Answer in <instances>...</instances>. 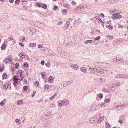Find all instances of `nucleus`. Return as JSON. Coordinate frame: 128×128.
<instances>
[{
	"mask_svg": "<svg viewBox=\"0 0 128 128\" xmlns=\"http://www.w3.org/2000/svg\"><path fill=\"white\" fill-rule=\"evenodd\" d=\"M7 60L6 59H4L3 60V62L4 63L6 64H7V63H8V62H7L6 60Z\"/></svg>",
	"mask_w": 128,
	"mask_h": 128,
	"instance_id": "obj_58",
	"label": "nucleus"
},
{
	"mask_svg": "<svg viewBox=\"0 0 128 128\" xmlns=\"http://www.w3.org/2000/svg\"><path fill=\"white\" fill-rule=\"evenodd\" d=\"M51 86H48V84H45L44 86V89H46L47 90H48L49 89V88H51Z\"/></svg>",
	"mask_w": 128,
	"mask_h": 128,
	"instance_id": "obj_13",
	"label": "nucleus"
},
{
	"mask_svg": "<svg viewBox=\"0 0 128 128\" xmlns=\"http://www.w3.org/2000/svg\"><path fill=\"white\" fill-rule=\"evenodd\" d=\"M104 70L102 69L100 70V71L98 73L100 74H102L104 73Z\"/></svg>",
	"mask_w": 128,
	"mask_h": 128,
	"instance_id": "obj_39",
	"label": "nucleus"
},
{
	"mask_svg": "<svg viewBox=\"0 0 128 128\" xmlns=\"http://www.w3.org/2000/svg\"><path fill=\"white\" fill-rule=\"evenodd\" d=\"M42 6L43 8L45 9H46L47 8V6L46 4H42Z\"/></svg>",
	"mask_w": 128,
	"mask_h": 128,
	"instance_id": "obj_38",
	"label": "nucleus"
},
{
	"mask_svg": "<svg viewBox=\"0 0 128 128\" xmlns=\"http://www.w3.org/2000/svg\"><path fill=\"white\" fill-rule=\"evenodd\" d=\"M96 18L97 19H98L99 20L100 22H102V20H101L100 18L98 16H96Z\"/></svg>",
	"mask_w": 128,
	"mask_h": 128,
	"instance_id": "obj_43",
	"label": "nucleus"
},
{
	"mask_svg": "<svg viewBox=\"0 0 128 128\" xmlns=\"http://www.w3.org/2000/svg\"><path fill=\"white\" fill-rule=\"evenodd\" d=\"M80 70L81 72H85L86 70V69L85 67H82L80 68Z\"/></svg>",
	"mask_w": 128,
	"mask_h": 128,
	"instance_id": "obj_14",
	"label": "nucleus"
},
{
	"mask_svg": "<svg viewBox=\"0 0 128 128\" xmlns=\"http://www.w3.org/2000/svg\"><path fill=\"white\" fill-rule=\"evenodd\" d=\"M18 81H14L13 83V84L14 86H17L18 84Z\"/></svg>",
	"mask_w": 128,
	"mask_h": 128,
	"instance_id": "obj_25",
	"label": "nucleus"
},
{
	"mask_svg": "<svg viewBox=\"0 0 128 128\" xmlns=\"http://www.w3.org/2000/svg\"><path fill=\"white\" fill-rule=\"evenodd\" d=\"M78 7L80 11L82 10L84 8V6H80Z\"/></svg>",
	"mask_w": 128,
	"mask_h": 128,
	"instance_id": "obj_34",
	"label": "nucleus"
},
{
	"mask_svg": "<svg viewBox=\"0 0 128 128\" xmlns=\"http://www.w3.org/2000/svg\"><path fill=\"white\" fill-rule=\"evenodd\" d=\"M39 23L41 24V25L39 24L40 27L42 28L44 27V25L43 24L41 23L40 22H39Z\"/></svg>",
	"mask_w": 128,
	"mask_h": 128,
	"instance_id": "obj_37",
	"label": "nucleus"
},
{
	"mask_svg": "<svg viewBox=\"0 0 128 128\" xmlns=\"http://www.w3.org/2000/svg\"><path fill=\"white\" fill-rule=\"evenodd\" d=\"M110 100V98H108L105 100L104 102H108Z\"/></svg>",
	"mask_w": 128,
	"mask_h": 128,
	"instance_id": "obj_40",
	"label": "nucleus"
},
{
	"mask_svg": "<svg viewBox=\"0 0 128 128\" xmlns=\"http://www.w3.org/2000/svg\"><path fill=\"white\" fill-rule=\"evenodd\" d=\"M99 106V104H98L96 106H92V111L94 110H97L98 109V106Z\"/></svg>",
	"mask_w": 128,
	"mask_h": 128,
	"instance_id": "obj_10",
	"label": "nucleus"
},
{
	"mask_svg": "<svg viewBox=\"0 0 128 128\" xmlns=\"http://www.w3.org/2000/svg\"><path fill=\"white\" fill-rule=\"evenodd\" d=\"M63 54L64 55L63 56V55H62V57L66 58L68 60H70V54H67V53L65 51L63 52Z\"/></svg>",
	"mask_w": 128,
	"mask_h": 128,
	"instance_id": "obj_2",
	"label": "nucleus"
},
{
	"mask_svg": "<svg viewBox=\"0 0 128 128\" xmlns=\"http://www.w3.org/2000/svg\"><path fill=\"white\" fill-rule=\"evenodd\" d=\"M36 5L38 7H41V4L39 2L37 3L36 4Z\"/></svg>",
	"mask_w": 128,
	"mask_h": 128,
	"instance_id": "obj_49",
	"label": "nucleus"
},
{
	"mask_svg": "<svg viewBox=\"0 0 128 128\" xmlns=\"http://www.w3.org/2000/svg\"><path fill=\"white\" fill-rule=\"evenodd\" d=\"M126 106V105L124 104H123L119 105L117 106L116 107V108H119L120 109H123Z\"/></svg>",
	"mask_w": 128,
	"mask_h": 128,
	"instance_id": "obj_7",
	"label": "nucleus"
},
{
	"mask_svg": "<svg viewBox=\"0 0 128 128\" xmlns=\"http://www.w3.org/2000/svg\"><path fill=\"white\" fill-rule=\"evenodd\" d=\"M42 46H41L40 44H39L38 45V48H42Z\"/></svg>",
	"mask_w": 128,
	"mask_h": 128,
	"instance_id": "obj_62",
	"label": "nucleus"
},
{
	"mask_svg": "<svg viewBox=\"0 0 128 128\" xmlns=\"http://www.w3.org/2000/svg\"><path fill=\"white\" fill-rule=\"evenodd\" d=\"M100 98H102L103 97V95L102 94H99L98 96Z\"/></svg>",
	"mask_w": 128,
	"mask_h": 128,
	"instance_id": "obj_56",
	"label": "nucleus"
},
{
	"mask_svg": "<svg viewBox=\"0 0 128 128\" xmlns=\"http://www.w3.org/2000/svg\"><path fill=\"white\" fill-rule=\"evenodd\" d=\"M114 18H115L116 19L117 18H121L122 16L120 14L116 13L114 14Z\"/></svg>",
	"mask_w": 128,
	"mask_h": 128,
	"instance_id": "obj_4",
	"label": "nucleus"
},
{
	"mask_svg": "<svg viewBox=\"0 0 128 128\" xmlns=\"http://www.w3.org/2000/svg\"><path fill=\"white\" fill-rule=\"evenodd\" d=\"M7 77V76L6 73L5 72L2 75V80L4 79H6Z\"/></svg>",
	"mask_w": 128,
	"mask_h": 128,
	"instance_id": "obj_16",
	"label": "nucleus"
},
{
	"mask_svg": "<svg viewBox=\"0 0 128 128\" xmlns=\"http://www.w3.org/2000/svg\"><path fill=\"white\" fill-rule=\"evenodd\" d=\"M106 28H108L110 30H111L112 28V26L110 25H106Z\"/></svg>",
	"mask_w": 128,
	"mask_h": 128,
	"instance_id": "obj_36",
	"label": "nucleus"
},
{
	"mask_svg": "<svg viewBox=\"0 0 128 128\" xmlns=\"http://www.w3.org/2000/svg\"><path fill=\"white\" fill-rule=\"evenodd\" d=\"M6 48V46L4 43L1 46V48L2 50H4Z\"/></svg>",
	"mask_w": 128,
	"mask_h": 128,
	"instance_id": "obj_18",
	"label": "nucleus"
},
{
	"mask_svg": "<svg viewBox=\"0 0 128 128\" xmlns=\"http://www.w3.org/2000/svg\"><path fill=\"white\" fill-rule=\"evenodd\" d=\"M102 69L100 68L99 67H98V68H96V72L97 73H98L100 70Z\"/></svg>",
	"mask_w": 128,
	"mask_h": 128,
	"instance_id": "obj_22",
	"label": "nucleus"
},
{
	"mask_svg": "<svg viewBox=\"0 0 128 128\" xmlns=\"http://www.w3.org/2000/svg\"><path fill=\"white\" fill-rule=\"evenodd\" d=\"M106 127L107 128H110V125L108 123L106 122Z\"/></svg>",
	"mask_w": 128,
	"mask_h": 128,
	"instance_id": "obj_50",
	"label": "nucleus"
},
{
	"mask_svg": "<svg viewBox=\"0 0 128 128\" xmlns=\"http://www.w3.org/2000/svg\"><path fill=\"white\" fill-rule=\"evenodd\" d=\"M63 6L68 9L70 8V5L69 4H63Z\"/></svg>",
	"mask_w": 128,
	"mask_h": 128,
	"instance_id": "obj_23",
	"label": "nucleus"
},
{
	"mask_svg": "<svg viewBox=\"0 0 128 128\" xmlns=\"http://www.w3.org/2000/svg\"><path fill=\"white\" fill-rule=\"evenodd\" d=\"M5 104L4 103V102L2 101L0 102V104L1 106H3L4 104Z\"/></svg>",
	"mask_w": 128,
	"mask_h": 128,
	"instance_id": "obj_55",
	"label": "nucleus"
},
{
	"mask_svg": "<svg viewBox=\"0 0 128 128\" xmlns=\"http://www.w3.org/2000/svg\"><path fill=\"white\" fill-rule=\"evenodd\" d=\"M113 61L114 62L120 64L122 63V59L121 58L117 59V58H116L113 59Z\"/></svg>",
	"mask_w": 128,
	"mask_h": 128,
	"instance_id": "obj_3",
	"label": "nucleus"
},
{
	"mask_svg": "<svg viewBox=\"0 0 128 128\" xmlns=\"http://www.w3.org/2000/svg\"><path fill=\"white\" fill-rule=\"evenodd\" d=\"M110 92H113L115 90L114 88L112 87H110Z\"/></svg>",
	"mask_w": 128,
	"mask_h": 128,
	"instance_id": "obj_19",
	"label": "nucleus"
},
{
	"mask_svg": "<svg viewBox=\"0 0 128 128\" xmlns=\"http://www.w3.org/2000/svg\"><path fill=\"white\" fill-rule=\"evenodd\" d=\"M20 0H16L15 2V3L16 4H18L19 3Z\"/></svg>",
	"mask_w": 128,
	"mask_h": 128,
	"instance_id": "obj_60",
	"label": "nucleus"
},
{
	"mask_svg": "<svg viewBox=\"0 0 128 128\" xmlns=\"http://www.w3.org/2000/svg\"><path fill=\"white\" fill-rule=\"evenodd\" d=\"M100 36H99L97 37H96L94 38L95 40H100Z\"/></svg>",
	"mask_w": 128,
	"mask_h": 128,
	"instance_id": "obj_51",
	"label": "nucleus"
},
{
	"mask_svg": "<svg viewBox=\"0 0 128 128\" xmlns=\"http://www.w3.org/2000/svg\"><path fill=\"white\" fill-rule=\"evenodd\" d=\"M94 118H90V122H95L94 120Z\"/></svg>",
	"mask_w": 128,
	"mask_h": 128,
	"instance_id": "obj_35",
	"label": "nucleus"
},
{
	"mask_svg": "<svg viewBox=\"0 0 128 128\" xmlns=\"http://www.w3.org/2000/svg\"><path fill=\"white\" fill-rule=\"evenodd\" d=\"M60 102H62L63 106L67 105L69 103V100L66 99H64L62 100H60Z\"/></svg>",
	"mask_w": 128,
	"mask_h": 128,
	"instance_id": "obj_1",
	"label": "nucleus"
},
{
	"mask_svg": "<svg viewBox=\"0 0 128 128\" xmlns=\"http://www.w3.org/2000/svg\"><path fill=\"white\" fill-rule=\"evenodd\" d=\"M34 84L36 86H39V84L38 82L37 81H35L34 82Z\"/></svg>",
	"mask_w": 128,
	"mask_h": 128,
	"instance_id": "obj_27",
	"label": "nucleus"
},
{
	"mask_svg": "<svg viewBox=\"0 0 128 128\" xmlns=\"http://www.w3.org/2000/svg\"><path fill=\"white\" fill-rule=\"evenodd\" d=\"M57 93H55L53 96H52L50 98V100H52L57 95Z\"/></svg>",
	"mask_w": 128,
	"mask_h": 128,
	"instance_id": "obj_26",
	"label": "nucleus"
},
{
	"mask_svg": "<svg viewBox=\"0 0 128 128\" xmlns=\"http://www.w3.org/2000/svg\"><path fill=\"white\" fill-rule=\"evenodd\" d=\"M45 65L47 66L48 67H49L50 66V62H48L47 63H46Z\"/></svg>",
	"mask_w": 128,
	"mask_h": 128,
	"instance_id": "obj_32",
	"label": "nucleus"
},
{
	"mask_svg": "<svg viewBox=\"0 0 128 128\" xmlns=\"http://www.w3.org/2000/svg\"><path fill=\"white\" fill-rule=\"evenodd\" d=\"M24 66L25 67H27L28 66V64H27V62H25L23 64Z\"/></svg>",
	"mask_w": 128,
	"mask_h": 128,
	"instance_id": "obj_48",
	"label": "nucleus"
},
{
	"mask_svg": "<svg viewBox=\"0 0 128 128\" xmlns=\"http://www.w3.org/2000/svg\"><path fill=\"white\" fill-rule=\"evenodd\" d=\"M23 103V102L22 100H20L18 101L17 102V104L18 105L22 104Z\"/></svg>",
	"mask_w": 128,
	"mask_h": 128,
	"instance_id": "obj_21",
	"label": "nucleus"
},
{
	"mask_svg": "<svg viewBox=\"0 0 128 128\" xmlns=\"http://www.w3.org/2000/svg\"><path fill=\"white\" fill-rule=\"evenodd\" d=\"M54 80L53 77L52 76H50L48 78V80L50 82H52Z\"/></svg>",
	"mask_w": 128,
	"mask_h": 128,
	"instance_id": "obj_12",
	"label": "nucleus"
},
{
	"mask_svg": "<svg viewBox=\"0 0 128 128\" xmlns=\"http://www.w3.org/2000/svg\"><path fill=\"white\" fill-rule=\"evenodd\" d=\"M103 78H100L99 79V82L100 83H102L103 82Z\"/></svg>",
	"mask_w": 128,
	"mask_h": 128,
	"instance_id": "obj_33",
	"label": "nucleus"
},
{
	"mask_svg": "<svg viewBox=\"0 0 128 128\" xmlns=\"http://www.w3.org/2000/svg\"><path fill=\"white\" fill-rule=\"evenodd\" d=\"M32 30H33V29H30L29 28H27L26 32L29 34H33V32H32Z\"/></svg>",
	"mask_w": 128,
	"mask_h": 128,
	"instance_id": "obj_8",
	"label": "nucleus"
},
{
	"mask_svg": "<svg viewBox=\"0 0 128 128\" xmlns=\"http://www.w3.org/2000/svg\"><path fill=\"white\" fill-rule=\"evenodd\" d=\"M117 78H120V74H118L116 75L115 76Z\"/></svg>",
	"mask_w": 128,
	"mask_h": 128,
	"instance_id": "obj_63",
	"label": "nucleus"
},
{
	"mask_svg": "<svg viewBox=\"0 0 128 128\" xmlns=\"http://www.w3.org/2000/svg\"><path fill=\"white\" fill-rule=\"evenodd\" d=\"M42 78L44 79L46 78V74L44 72H43L41 73Z\"/></svg>",
	"mask_w": 128,
	"mask_h": 128,
	"instance_id": "obj_20",
	"label": "nucleus"
},
{
	"mask_svg": "<svg viewBox=\"0 0 128 128\" xmlns=\"http://www.w3.org/2000/svg\"><path fill=\"white\" fill-rule=\"evenodd\" d=\"M29 46L31 47H35L36 46V43H30L29 44Z\"/></svg>",
	"mask_w": 128,
	"mask_h": 128,
	"instance_id": "obj_11",
	"label": "nucleus"
},
{
	"mask_svg": "<svg viewBox=\"0 0 128 128\" xmlns=\"http://www.w3.org/2000/svg\"><path fill=\"white\" fill-rule=\"evenodd\" d=\"M15 122L18 123L19 124H20L19 119H16L15 120Z\"/></svg>",
	"mask_w": 128,
	"mask_h": 128,
	"instance_id": "obj_45",
	"label": "nucleus"
},
{
	"mask_svg": "<svg viewBox=\"0 0 128 128\" xmlns=\"http://www.w3.org/2000/svg\"><path fill=\"white\" fill-rule=\"evenodd\" d=\"M6 59L7 60H9V61H12V59H11V58H10V56H8V57H7L6 58Z\"/></svg>",
	"mask_w": 128,
	"mask_h": 128,
	"instance_id": "obj_46",
	"label": "nucleus"
},
{
	"mask_svg": "<svg viewBox=\"0 0 128 128\" xmlns=\"http://www.w3.org/2000/svg\"><path fill=\"white\" fill-rule=\"evenodd\" d=\"M108 64V63H106L102 62L101 63V66L102 67L105 68L107 66Z\"/></svg>",
	"mask_w": 128,
	"mask_h": 128,
	"instance_id": "obj_15",
	"label": "nucleus"
},
{
	"mask_svg": "<svg viewBox=\"0 0 128 128\" xmlns=\"http://www.w3.org/2000/svg\"><path fill=\"white\" fill-rule=\"evenodd\" d=\"M47 115L46 114H44L42 115L41 117V119L42 120H44L48 119V118H47Z\"/></svg>",
	"mask_w": 128,
	"mask_h": 128,
	"instance_id": "obj_5",
	"label": "nucleus"
},
{
	"mask_svg": "<svg viewBox=\"0 0 128 128\" xmlns=\"http://www.w3.org/2000/svg\"><path fill=\"white\" fill-rule=\"evenodd\" d=\"M71 67L74 70H77L78 68V66L76 64H72L71 66Z\"/></svg>",
	"mask_w": 128,
	"mask_h": 128,
	"instance_id": "obj_6",
	"label": "nucleus"
},
{
	"mask_svg": "<svg viewBox=\"0 0 128 128\" xmlns=\"http://www.w3.org/2000/svg\"><path fill=\"white\" fill-rule=\"evenodd\" d=\"M123 78H127L128 77V76L127 74H123Z\"/></svg>",
	"mask_w": 128,
	"mask_h": 128,
	"instance_id": "obj_54",
	"label": "nucleus"
},
{
	"mask_svg": "<svg viewBox=\"0 0 128 128\" xmlns=\"http://www.w3.org/2000/svg\"><path fill=\"white\" fill-rule=\"evenodd\" d=\"M23 89L24 91H26L28 89L27 87L26 86H24Z\"/></svg>",
	"mask_w": 128,
	"mask_h": 128,
	"instance_id": "obj_30",
	"label": "nucleus"
},
{
	"mask_svg": "<svg viewBox=\"0 0 128 128\" xmlns=\"http://www.w3.org/2000/svg\"><path fill=\"white\" fill-rule=\"evenodd\" d=\"M93 42L92 40H88L84 41L85 44H87L88 43H90Z\"/></svg>",
	"mask_w": 128,
	"mask_h": 128,
	"instance_id": "obj_24",
	"label": "nucleus"
},
{
	"mask_svg": "<svg viewBox=\"0 0 128 128\" xmlns=\"http://www.w3.org/2000/svg\"><path fill=\"white\" fill-rule=\"evenodd\" d=\"M76 11L77 12H79L80 11V9H79V8L78 7L77 8H76Z\"/></svg>",
	"mask_w": 128,
	"mask_h": 128,
	"instance_id": "obj_53",
	"label": "nucleus"
},
{
	"mask_svg": "<svg viewBox=\"0 0 128 128\" xmlns=\"http://www.w3.org/2000/svg\"><path fill=\"white\" fill-rule=\"evenodd\" d=\"M36 93V91L35 90L33 92V93L32 94V96H31L32 97H33L35 95Z\"/></svg>",
	"mask_w": 128,
	"mask_h": 128,
	"instance_id": "obj_61",
	"label": "nucleus"
},
{
	"mask_svg": "<svg viewBox=\"0 0 128 128\" xmlns=\"http://www.w3.org/2000/svg\"><path fill=\"white\" fill-rule=\"evenodd\" d=\"M19 44L21 46H24V44L22 42H19Z\"/></svg>",
	"mask_w": 128,
	"mask_h": 128,
	"instance_id": "obj_47",
	"label": "nucleus"
},
{
	"mask_svg": "<svg viewBox=\"0 0 128 128\" xmlns=\"http://www.w3.org/2000/svg\"><path fill=\"white\" fill-rule=\"evenodd\" d=\"M19 64L18 63H16L15 65V67L16 68H17L18 67Z\"/></svg>",
	"mask_w": 128,
	"mask_h": 128,
	"instance_id": "obj_52",
	"label": "nucleus"
},
{
	"mask_svg": "<svg viewBox=\"0 0 128 128\" xmlns=\"http://www.w3.org/2000/svg\"><path fill=\"white\" fill-rule=\"evenodd\" d=\"M16 77V76H13V80L14 81H18V78H15Z\"/></svg>",
	"mask_w": 128,
	"mask_h": 128,
	"instance_id": "obj_28",
	"label": "nucleus"
},
{
	"mask_svg": "<svg viewBox=\"0 0 128 128\" xmlns=\"http://www.w3.org/2000/svg\"><path fill=\"white\" fill-rule=\"evenodd\" d=\"M9 85L7 83H6L4 85V89L5 90L7 89Z\"/></svg>",
	"mask_w": 128,
	"mask_h": 128,
	"instance_id": "obj_17",
	"label": "nucleus"
},
{
	"mask_svg": "<svg viewBox=\"0 0 128 128\" xmlns=\"http://www.w3.org/2000/svg\"><path fill=\"white\" fill-rule=\"evenodd\" d=\"M27 80L26 78H24V81H23V83L24 84H26L27 83Z\"/></svg>",
	"mask_w": 128,
	"mask_h": 128,
	"instance_id": "obj_44",
	"label": "nucleus"
},
{
	"mask_svg": "<svg viewBox=\"0 0 128 128\" xmlns=\"http://www.w3.org/2000/svg\"><path fill=\"white\" fill-rule=\"evenodd\" d=\"M62 21H60L59 22H58L57 23V24L58 25H60V24H62Z\"/></svg>",
	"mask_w": 128,
	"mask_h": 128,
	"instance_id": "obj_64",
	"label": "nucleus"
},
{
	"mask_svg": "<svg viewBox=\"0 0 128 128\" xmlns=\"http://www.w3.org/2000/svg\"><path fill=\"white\" fill-rule=\"evenodd\" d=\"M70 22L67 21L65 24V28L66 29H68L70 26Z\"/></svg>",
	"mask_w": 128,
	"mask_h": 128,
	"instance_id": "obj_9",
	"label": "nucleus"
},
{
	"mask_svg": "<svg viewBox=\"0 0 128 128\" xmlns=\"http://www.w3.org/2000/svg\"><path fill=\"white\" fill-rule=\"evenodd\" d=\"M116 86V87H119L120 86V83L119 82H118L115 83Z\"/></svg>",
	"mask_w": 128,
	"mask_h": 128,
	"instance_id": "obj_29",
	"label": "nucleus"
},
{
	"mask_svg": "<svg viewBox=\"0 0 128 128\" xmlns=\"http://www.w3.org/2000/svg\"><path fill=\"white\" fill-rule=\"evenodd\" d=\"M58 7L56 6H54V10H56L58 8Z\"/></svg>",
	"mask_w": 128,
	"mask_h": 128,
	"instance_id": "obj_59",
	"label": "nucleus"
},
{
	"mask_svg": "<svg viewBox=\"0 0 128 128\" xmlns=\"http://www.w3.org/2000/svg\"><path fill=\"white\" fill-rule=\"evenodd\" d=\"M19 56L21 58H24L25 57H22V56H24V54L23 53H20L19 54Z\"/></svg>",
	"mask_w": 128,
	"mask_h": 128,
	"instance_id": "obj_41",
	"label": "nucleus"
},
{
	"mask_svg": "<svg viewBox=\"0 0 128 128\" xmlns=\"http://www.w3.org/2000/svg\"><path fill=\"white\" fill-rule=\"evenodd\" d=\"M55 106V105L54 104H50V107H54Z\"/></svg>",
	"mask_w": 128,
	"mask_h": 128,
	"instance_id": "obj_57",
	"label": "nucleus"
},
{
	"mask_svg": "<svg viewBox=\"0 0 128 128\" xmlns=\"http://www.w3.org/2000/svg\"><path fill=\"white\" fill-rule=\"evenodd\" d=\"M100 106L102 107L103 106H106V104L104 102H102V103L100 105Z\"/></svg>",
	"mask_w": 128,
	"mask_h": 128,
	"instance_id": "obj_31",
	"label": "nucleus"
},
{
	"mask_svg": "<svg viewBox=\"0 0 128 128\" xmlns=\"http://www.w3.org/2000/svg\"><path fill=\"white\" fill-rule=\"evenodd\" d=\"M96 68H93L92 69V72L93 73H95L96 71Z\"/></svg>",
	"mask_w": 128,
	"mask_h": 128,
	"instance_id": "obj_42",
	"label": "nucleus"
}]
</instances>
